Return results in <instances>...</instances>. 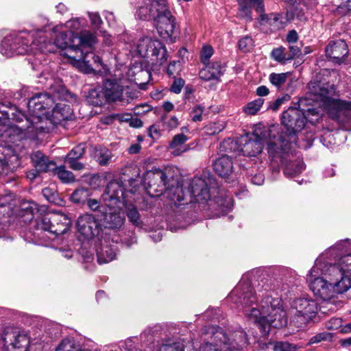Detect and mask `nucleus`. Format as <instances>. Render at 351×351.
Masks as SVG:
<instances>
[{
  "instance_id": "4",
  "label": "nucleus",
  "mask_w": 351,
  "mask_h": 351,
  "mask_svg": "<svg viewBox=\"0 0 351 351\" xmlns=\"http://www.w3.org/2000/svg\"><path fill=\"white\" fill-rule=\"evenodd\" d=\"M40 21L43 25L36 24V29L31 32L23 31L5 36L1 41L0 52L7 57H12L15 55L53 51V45L47 42L45 38L41 34L38 36V39L34 38L36 34H42L45 32V28L48 26L47 18L40 17Z\"/></svg>"
},
{
  "instance_id": "21",
  "label": "nucleus",
  "mask_w": 351,
  "mask_h": 351,
  "mask_svg": "<svg viewBox=\"0 0 351 351\" xmlns=\"http://www.w3.org/2000/svg\"><path fill=\"white\" fill-rule=\"evenodd\" d=\"M77 232L86 239H92L99 234L100 226L92 214L80 215L76 222Z\"/></svg>"
},
{
  "instance_id": "19",
  "label": "nucleus",
  "mask_w": 351,
  "mask_h": 351,
  "mask_svg": "<svg viewBox=\"0 0 351 351\" xmlns=\"http://www.w3.org/2000/svg\"><path fill=\"white\" fill-rule=\"evenodd\" d=\"M3 341L7 351H27L29 339L26 334L8 328L3 333Z\"/></svg>"
},
{
  "instance_id": "49",
  "label": "nucleus",
  "mask_w": 351,
  "mask_h": 351,
  "mask_svg": "<svg viewBox=\"0 0 351 351\" xmlns=\"http://www.w3.org/2000/svg\"><path fill=\"white\" fill-rule=\"evenodd\" d=\"M88 207L93 212H98L97 215H101L108 208L106 204L101 205L100 202L96 199L88 198L86 202Z\"/></svg>"
},
{
  "instance_id": "55",
  "label": "nucleus",
  "mask_w": 351,
  "mask_h": 351,
  "mask_svg": "<svg viewBox=\"0 0 351 351\" xmlns=\"http://www.w3.org/2000/svg\"><path fill=\"white\" fill-rule=\"evenodd\" d=\"M291 97L288 94H285L280 97L277 98L274 101L270 103L269 108L273 111H276L279 109L280 106L290 99Z\"/></svg>"
},
{
  "instance_id": "13",
  "label": "nucleus",
  "mask_w": 351,
  "mask_h": 351,
  "mask_svg": "<svg viewBox=\"0 0 351 351\" xmlns=\"http://www.w3.org/2000/svg\"><path fill=\"white\" fill-rule=\"evenodd\" d=\"M160 13L154 18V23L159 35L164 39L174 41L180 33L176 18L171 14L167 4H160Z\"/></svg>"
},
{
  "instance_id": "54",
  "label": "nucleus",
  "mask_w": 351,
  "mask_h": 351,
  "mask_svg": "<svg viewBox=\"0 0 351 351\" xmlns=\"http://www.w3.org/2000/svg\"><path fill=\"white\" fill-rule=\"evenodd\" d=\"M204 111V107L197 105L193 107L191 112V119L194 122L201 121L202 120V114Z\"/></svg>"
},
{
  "instance_id": "18",
  "label": "nucleus",
  "mask_w": 351,
  "mask_h": 351,
  "mask_svg": "<svg viewBox=\"0 0 351 351\" xmlns=\"http://www.w3.org/2000/svg\"><path fill=\"white\" fill-rule=\"evenodd\" d=\"M220 338L223 335L216 330L215 326H205L201 333L202 343L197 351H226Z\"/></svg>"
},
{
  "instance_id": "60",
  "label": "nucleus",
  "mask_w": 351,
  "mask_h": 351,
  "mask_svg": "<svg viewBox=\"0 0 351 351\" xmlns=\"http://www.w3.org/2000/svg\"><path fill=\"white\" fill-rule=\"evenodd\" d=\"M289 53L287 54V60H292L294 57L299 56L301 54V49L300 47H298L296 43L289 44Z\"/></svg>"
},
{
  "instance_id": "32",
  "label": "nucleus",
  "mask_w": 351,
  "mask_h": 351,
  "mask_svg": "<svg viewBox=\"0 0 351 351\" xmlns=\"http://www.w3.org/2000/svg\"><path fill=\"white\" fill-rule=\"evenodd\" d=\"M188 140V136L184 134H177L169 143V149L171 150V154L173 156H180L182 154L188 152L191 148L189 145L186 144Z\"/></svg>"
},
{
  "instance_id": "45",
  "label": "nucleus",
  "mask_w": 351,
  "mask_h": 351,
  "mask_svg": "<svg viewBox=\"0 0 351 351\" xmlns=\"http://www.w3.org/2000/svg\"><path fill=\"white\" fill-rule=\"evenodd\" d=\"M158 351H184V348L182 343L167 340L161 344Z\"/></svg>"
},
{
  "instance_id": "9",
  "label": "nucleus",
  "mask_w": 351,
  "mask_h": 351,
  "mask_svg": "<svg viewBox=\"0 0 351 351\" xmlns=\"http://www.w3.org/2000/svg\"><path fill=\"white\" fill-rule=\"evenodd\" d=\"M318 312L317 302L308 298H295L291 304V322L297 328H303L314 323Z\"/></svg>"
},
{
  "instance_id": "41",
  "label": "nucleus",
  "mask_w": 351,
  "mask_h": 351,
  "mask_svg": "<svg viewBox=\"0 0 351 351\" xmlns=\"http://www.w3.org/2000/svg\"><path fill=\"white\" fill-rule=\"evenodd\" d=\"M151 78L152 75L149 71L142 70L138 74V77L135 78L136 84L140 89L146 90Z\"/></svg>"
},
{
  "instance_id": "53",
  "label": "nucleus",
  "mask_w": 351,
  "mask_h": 351,
  "mask_svg": "<svg viewBox=\"0 0 351 351\" xmlns=\"http://www.w3.org/2000/svg\"><path fill=\"white\" fill-rule=\"evenodd\" d=\"M271 57L279 62L288 60L287 54L285 53V48L282 47L274 49L271 51Z\"/></svg>"
},
{
  "instance_id": "14",
  "label": "nucleus",
  "mask_w": 351,
  "mask_h": 351,
  "mask_svg": "<svg viewBox=\"0 0 351 351\" xmlns=\"http://www.w3.org/2000/svg\"><path fill=\"white\" fill-rule=\"evenodd\" d=\"M137 51L141 57L149 58L152 64L160 66L167 60V51L163 44L149 37L138 40Z\"/></svg>"
},
{
  "instance_id": "22",
  "label": "nucleus",
  "mask_w": 351,
  "mask_h": 351,
  "mask_svg": "<svg viewBox=\"0 0 351 351\" xmlns=\"http://www.w3.org/2000/svg\"><path fill=\"white\" fill-rule=\"evenodd\" d=\"M190 203L206 202L210 199L209 189L206 180L200 177H194L189 185Z\"/></svg>"
},
{
  "instance_id": "61",
  "label": "nucleus",
  "mask_w": 351,
  "mask_h": 351,
  "mask_svg": "<svg viewBox=\"0 0 351 351\" xmlns=\"http://www.w3.org/2000/svg\"><path fill=\"white\" fill-rule=\"evenodd\" d=\"M184 85V80H182L181 78L176 79L173 81L170 90L171 92L178 94L181 92Z\"/></svg>"
},
{
  "instance_id": "57",
  "label": "nucleus",
  "mask_w": 351,
  "mask_h": 351,
  "mask_svg": "<svg viewBox=\"0 0 351 351\" xmlns=\"http://www.w3.org/2000/svg\"><path fill=\"white\" fill-rule=\"evenodd\" d=\"M88 16L90 21V24L94 29H99L102 24V20L97 12H89Z\"/></svg>"
},
{
  "instance_id": "17",
  "label": "nucleus",
  "mask_w": 351,
  "mask_h": 351,
  "mask_svg": "<svg viewBox=\"0 0 351 351\" xmlns=\"http://www.w3.org/2000/svg\"><path fill=\"white\" fill-rule=\"evenodd\" d=\"M215 329L223 335V338L221 339L226 351L241 350L249 344L247 335L241 327L229 329L227 331L219 326H215Z\"/></svg>"
},
{
  "instance_id": "28",
  "label": "nucleus",
  "mask_w": 351,
  "mask_h": 351,
  "mask_svg": "<svg viewBox=\"0 0 351 351\" xmlns=\"http://www.w3.org/2000/svg\"><path fill=\"white\" fill-rule=\"evenodd\" d=\"M34 166L40 173L53 171L56 169V164L50 160L47 156L41 152H36L31 156Z\"/></svg>"
},
{
  "instance_id": "3",
  "label": "nucleus",
  "mask_w": 351,
  "mask_h": 351,
  "mask_svg": "<svg viewBox=\"0 0 351 351\" xmlns=\"http://www.w3.org/2000/svg\"><path fill=\"white\" fill-rule=\"evenodd\" d=\"M53 99L48 93H39L32 97L27 103L28 115L25 114V125H16L8 131L10 142L16 144L18 141L36 140L38 134L49 132L48 110L53 106Z\"/></svg>"
},
{
  "instance_id": "39",
  "label": "nucleus",
  "mask_w": 351,
  "mask_h": 351,
  "mask_svg": "<svg viewBox=\"0 0 351 351\" xmlns=\"http://www.w3.org/2000/svg\"><path fill=\"white\" fill-rule=\"evenodd\" d=\"M125 210L129 221L136 227L141 228L143 223L136 208L134 205L130 204L126 206Z\"/></svg>"
},
{
  "instance_id": "27",
  "label": "nucleus",
  "mask_w": 351,
  "mask_h": 351,
  "mask_svg": "<svg viewBox=\"0 0 351 351\" xmlns=\"http://www.w3.org/2000/svg\"><path fill=\"white\" fill-rule=\"evenodd\" d=\"M73 115V110L69 104H57L52 109L51 114H49L48 125L53 130L56 125L61 124L63 121L71 119Z\"/></svg>"
},
{
  "instance_id": "43",
  "label": "nucleus",
  "mask_w": 351,
  "mask_h": 351,
  "mask_svg": "<svg viewBox=\"0 0 351 351\" xmlns=\"http://www.w3.org/2000/svg\"><path fill=\"white\" fill-rule=\"evenodd\" d=\"M86 22L83 19H73L70 21H68L65 24L62 25L63 28L66 29L68 32H72L75 34L74 32L80 30L82 28Z\"/></svg>"
},
{
  "instance_id": "2",
  "label": "nucleus",
  "mask_w": 351,
  "mask_h": 351,
  "mask_svg": "<svg viewBox=\"0 0 351 351\" xmlns=\"http://www.w3.org/2000/svg\"><path fill=\"white\" fill-rule=\"evenodd\" d=\"M228 298L258 327L263 335H267L271 327L281 328L287 324V316L280 298L265 295L260 304L261 309L252 306L256 302L255 291L247 282L241 281L230 293Z\"/></svg>"
},
{
  "instance_id": "31",
  "label": "nucleus",
  "mask_w": 351,
  "mask_h": 351,
  "mask_svg": "<svg viewBox=\"0 0 351 351\" xmlns=\"http://www.w3.org/2000/svg\"><path fill=\"white\" fill-rule=\"evenodd\" d=\"M23 117L25 114L11 105L10 102L0 103V120L12 119L20 124L23 122Z\"/></svg>"
},
{
  "instance_id": "59",
  "label": "nucleus",
  "mask_w": 351,
  "mask_h": 351,
  "mask_svg": "<svg viewBox=\"0 0 351 351\" xmlns=\"http://www.w3.org/2000/svg\"><path fill=\"white\" fill-rule=\"evenodd\" d=\"M111 158V153L108 150H104L101 151L97 156V161L101 165H107Z\"/></svg>"
},
{
  "instance_id": "1",
  "label": "nucleus",
  "mask_w": 351,
  "mask_h": 351,
  "mask_svg": "<svg viewBox=\"0 0 351 351\" xmlns=\"http://www.w3.org/2000/svg\"><path fill=\"white\" fill-rule=\"evenodd\" d=\"M306 99L299 101V107H289L282 113V123L286 132L276 130L273 127V138L269 143V156L271 158L272 170L279 172L280 165H284V173L287 178H293L302 173L304 169V162L298 159L295 160L292 152L293 143H296L295 134L305 126L306 119L310 116L319 118V112L316 108H308L300 109L306 104Z\"/></svg>"
},
{
  "instance_id": "12",
  "label": "nucleus",
  "mask_w": 351,
  "mask_h": 351,
  "mask_svg": "<svg viewBox=\"0 0 351 351\" xmlns=\"http://www.w3.org/2000/svg\"><path fill=\"white\" fill-rule=\"evenodd\" d=\"M71 219L63 213H48L36 221L34 236L39 237L43 231L54 235L63 234L70 227Z\"/></svg>"
},
{
  "instance_id": "36",
  "label": "nucleus",
  "mask_w": 351,
  "mask_h": 351,
  "mask_svg": "<svg viewBox=\"0 0 351 351\" xmlns=\"http://www.w3.org/2000/svg\"><path fill=\"white\" fill-rule=\"evenodd\" d=\"M90 195V191L88 188L80 187L73 192L70 199L75 204H84L87 202Z\"/></svg>"
},
{
  "instance_id": "44",
  "label": "nucleus",
  "mask_w": 351,
  "mask_h": 351,
  "mask_svg": "<svg viewBox=\"0 0 351 351\" xmlns=\"http://www.w3.org/2000/svg\"><path fill=\"white\" fill-rule=\"evenodd\" d=\"M350 246L351 240L346 239L344 241H341L337 243L334 246L330 247L328 250L327 253L337 256V254L341 252H347Z\"/></svg>"
},
{
  "instance_id": "46",
  "label": "nucleus",
  "mask_w": 351,
  "mask_h": 351,
  "mask_svg": "<svg viewBox=\"0 0 351 351\" xmlns=\"http://www.w3.org/2000/svg\"><path fill=\"white\" fill-rule=\"evenodd\" d=\"M138 339L136 337H130L124 341H120L119 347L125 351H142L137 348Z\"/></svg>"
},
{
  "instance_id": "24",
  "label": "nucleus",
  "mask_w": 351,
  "mask_h": 351,
  "mask_svg": "<svg viewBox=\"0 0 351 351\" xmlns=\"http://www.w3.org/2000/svg\"><path fill=\"white\" fill-rule=\"evenodd\" d=\"M330 274L339 278L341 280L348 278L351 287V254L341 256L335 264L328 263Z\"/></svg>"
},
{
  "instance_id": "52",
  "label": "nucleus",
  "mask_w": 351,
  "mask_h": 351,
  "mask_svg": "<svg viewBox=\"0 0 351 351\" xmlns=\"http://www.w3.org/2000/svg\"><path fill=\"white\" fill-rule=\"evenodd\" d=\"M214 50L213 48L210 45H205L202 47L200 58L201 61L204 64H209V60L213 55Z\"/></svg>"
},
{
  "instance_id": "51",
  "label": "nucleus",
  "mask_w": 351,
  "mask_h": 351,
  "mask_svg": "<svg viewBox=\"0 0 351 351\" xmlns=\"http://www.w3.org/2000/svg\"><path fill=\"white\" fill-rule=\"evenodd\" d=\"M274 351H295L296 347L287 341H276L274 343Z\"/></svg>"
},
{
  "instance_id": "20",
  "label": "nucleus",
  "mask_w": 351,
  "mask_h": 351,
  "mask_svg": "<svg viewBox=\"0 0 351 351\" xmlns=\"http://www.w3.org/2000/svg\"><path fill=\"white\" fill-rule=\"evenodd\" d=\"M102 199L108 206H119L118 204L124 202L125 189L120 180L110 181L102 195Z\"/></svg>"
},
{
  "instance_id": "64",
  "label": "nucleus",
  "mask_w": 351,
  "mask_h": 351,
  "mask_svg": "<svg viewBox=\"0 0 351 351\" xmlns=\"http://www.w3.org/2000/svg\"><path fill=\"white\" fill-rule=\"evenodd\" d=\"M351 3V0H341V3L338 6V11L339 12L345 13L351 11V5H348Z\"/></svg>"
},
{
  "instance_id": "23",
  "label": "nucleus",
  "mask_w": 351,
  "mask_h": 351,
  "mask_svg": "<svg viewBox=\"0 0 351 351\" xmlns=\"http://www.w3.org/2000/svg\"><path fill=\"white\" fill-rule=\"evenodd\" d=\"M105 228L119 229L124 223L125 217L121 212L120 206H108V208L101 215H97Z\"/></svg>"
},
{
  "instance_id": "34",
  "label": "nucleus",
  "mask_w": 351,
  "mask_h": 351,
  "mask_svg": "<svg viewBox=\"0 0 351 351\" xmlns=\"http://www.w3.org/2000/svg\"><path fill=\"white\" fill-rule=\"evenodd\" d=\"M21 208L20 215L25 223L32 221L38 213V204L34 202L23 203Z\"/></svg>"
},
{
  "instance_id": "15",
  "label": "nucleus",
  "mask_w": 351,
  "mask_h": 351,
  "mask_svg": "<svg viewBox=\"0 0 351 351\" xmlns=\"http://www.w3.org/2000/svg\"><path fill=\"white\" fill-rule=\"evenodd\" d=\"M94 46L84 47L80 43L75 42L63 49L61 54L70 59L75 65L82 62L88 66L92 64L99 65L101 64V60L99 56L93 52Z\"/></svg>"
},
{
  "instance_id": "7",
  "label": "nucleus",
  "mask_w": 351,
  "mask_h": 351,
  "mask_svg": "<svg viewBox=\"0 0 351 351\" xmlns=\"http://www.w3.org/2000/svg\"><path fill=\"white\" fill-rule=\"evenodd\" d=\"M273 138L272 130L270 129L257 128L251 135L241 136L238 141L228 138L220 144L221 151L226 152H238L247 156H256L261 153L263 143L267 144Z\"/></svg>"
},
{
  "instance_id": "5",
  "label": "nucleus",
  "mask_w": 351,
  "mask_h": 351,
  "mask_svg": "<svg viewBox=\"0 0 351 351\" xmlns=\"http://www.w3.org/2000/svg\"><path fill=\"white\" fill-rule=\"evenodd\" d=\"M330 273L328 262H322V258H318L309 271L308 281L313 293L326 305H332L329 311H334V298L337 294L347 291L350 288V282L348 278L341 280Z\"/></svg>"
},
{
  "instance_id": "48",
  "label": "nucleus",
  "mask_w": 351,
  "mask_h": 351,
  "mask_svg": "<svg viewBox=\"0 0 351 351\" xmlns=\"http://www.w3.org/2000/svg\"><path fill=\"white\" fill-rule=\"evenodd\" d=\"M264 103V99L262 98L256 99L251 102H249L243 108L245 113L250 115L255 114L261 108Z\"/></svg>"
},
{
  "instance_id": "58",
  "label": "nucleus",
  "mask_w": 351,
  "mask_h": 351,
  "mask_svg": "<svg viewBox=\"0 0 351 351\" xmlns=\"http://www.w3.org/2000/svg\"><path fill=\"white\" fill-rule=\"evenodd\" d=\"M75 159V158H66L65 162L68 164L69 168L75 171L82 170L84 168V165Z\"/></svg>"
},
{
  "instance_id": "56",
  "label": "nucleus",
  "mask_w": 351,
  "mask_h": 351,
  "mask_svg": "<svg viewBox=\"0 0 351 351\" xmlns=\"http://www.w3.org/2000/svg\"><path fill=\"white\" fill-rule=\"evenodd\" d=\"M85 146L79 145L71 150L66 155V158H75V159L80 158L84 154Z\"/></svg>"
},
{
  "instance_id": "50",
  "label": "nucleus",
  "mask_w": 351,
  "mask_h": 351,
  "mask_svg": "<svg viewBox=\"0 0 351 351\" xmlns=\"http://www.w3.org/2000/svg\"><path fill=\"white\" fill-rule=\"evenodd\" d=\"M239 49L244 53L248 52L254 46V41L250 36H244L239 40Z\"/></svg>"
},
{
  "instance_id": "33",
  "label": "nucleus",
  "mask_w": 351,
  "mask_h": 351,
  "mask_svg": "<svg viewBox=\"0 0 351 351\" xmlns=\"http://www.w3.org/2000/svg\"><path fill=\"white\" fill-rule=\"evenodd\" d=\"M117 247L115 245H103L100 251L97 252V261L99 264L109 263L116 257Z\"/></svg>"
},
{
  "instance_id": "16",
  "label": "nucleus",
  "mask_w": 351,
  "mask_h": 351,
  "mask_svg": "<svg viewBox=\"0 0 351 351\" xmlns=\"http://www.w3.org/2000/svg\"><path fill=\"white\" fill-rule=\"evenodd\" d=\"M102 86L108 103L121 102L128 104L133 99L130 93L126 91L121 77H107L103 81Z\"/></svg>"
},
{
  "instance_id": "37",
  "label": "nucleus",
  "mask_w": 351,
  "mask_h": 351,
  "mask_svg": "<svg viewBox=\"0 0 351 351\" xmlns=\"http://www.w3.org/2000/svg\"><path fill=\"white\" fill-rule=\"evenodd\" d=\"M53 173L62 183L69 184L75 182L74 174L71 171L66 170L64 165L60 167L56 166V169H54Z\"/></svg>"
},
{
  "instance_id": "8",
  "label": "nucleus",
  "mask_w": 351,
  "mask_h": 351,
  "mask_svg": "<svg viewBox=\"0 0 351 351\" xmlns=\"http://www.w3.org/2000/svg\"><path fill=\"white\" fill-rule=\"evenodd\" d=\"M310 96L312 100L322 101L326 106H334L337 109V118L345 117V121L351 120V102L335 99L331 97L335 92L333 85L321 82H311L308 84Z\"/></svg>"
},
{
  "instance_id": "10",
  "label": "nucleus",
  "mask_w": 351,
  "mask_h": 351,
  "mask_svg": "<svg viewBox=\"0 0 351 351\" xmlns=\"http://www.w3.org/2000/svg\"><path fill=\"white\" fill-rule=\"evenodd\" d=\"M239 14L241 17L248 21L252 19V9L254 8L260 14V23L262 25H269L271 30H276L282 27V18L276 13L263 14L264 4L263 0H237Z\"/></svg>"
},
{
  "instance_id": "38",
  "label": "nucleus",
  "mask_w": 351,
  "mask_h": 351,
  "mask_svg": "<svg viewBox=\"0 0 351 351\" xmlns=\"http://www.w3.org/2000/svg\"><path fill=\"white\" fill-rule=\"evenodd\" d=\"M289 73H271L269 76V81L278 90H282L284 88Z\"/></svg>"
},
{
  "instance_id": "63",
  "label": "nucleus",
  "mask_w": 351,
  "mask_h": 351,
  "mask_svg": "<svg viewBox=\"0 0 351 351\" xmlns=\"http://www.w3.org/2000/svg\"><path fill=\"white\" fill-rule=\"evenodd\" d=\"M42 193L49 202H53L55 200L56 196L57 195L56 191L49 187L43 189Z\"/></svg>"
},
{
  "instance_id": "47",
  "label": "nucleus",
  "mask_w": 351,
  "mask_h": 351,
  "mask_svg": "<svg viewBox=\"0 0 351 351\" xmlns=\"http://www.w3.org/2000/svg\"><path fill=\"white\" fill-rule=\"evenodd\" d=\"M161 121L163 127L168 130H173L177 128L180 124L177 117L168 116L167 114H163L161 117Z\"/></svg>"
},
{
  "instance_id": "29",
  "label": "nucleus",
  "mask_w": 351,
  "mask_h": 351,
  "mask_svg": "<svg viewBox=\"0 0 351 351\" xmlns=\"http://www.w3.org/2000/svg\"><path fill=\"white\" fill-rule=\"evenodd\" d=\"M224 73V69L219 62H213L205 64V67L200 70L199 77L205 81L218 80Z\"/></svg>"
},
{
  "instance_id": "26",
  "label": "nucleus",
  "mask_w": 351,
  "mask_h": 351,
  "mask_svg": "<svg viewBox=\"0 0 351 351\" xmlns=\"http://www.w3.org/2000/svg\"><path fill=\"white\" fill-rule=\"evenodd\" d=\"M166 0H143V2L138 6L136 16L142 20L153 19L160 13V4H166Z\"/></svg>"
},
{
  "instance_id": "25",
  "label": "nucleus",
  "mask_w": 351,
  "mask_h": 351,
  "mask_svg": "<svg viewBox=\"0 0 351 351\" xmlns=\"http://www.w3.org/2000/svg\"><path fill=\"white\" fill-rule=\"evenodd\" d=\"M326 57L335 64H341L348 54V48L343 40L330 41L326 48Z\"/></svg>"
},
{
  "instance_id": "6",
  "label": "nucleus",
  "mask_w": 351,
  "mask_h": 351,
  "mask_svg": "<svg viewBox=\"0 0 351 351\" xmlns=\"http://www.w3.org/2000/svg\"><path fill=\"white\" fill-rule=\"evenodd\" d=\"M172 176L170 170L155 169L147 171L143 176V184L147 194L151 197H158L163 195L169 201L171 208L178 207L188 204L185 201L182 186L177 184H170Z\"/></svg>"
},
{
  "instance_id": "35",
  "label": "nucleus",
  "mask_w": 351,
  "mask_h": 351,
  "mask_svg": "<svg viewBox=\"0 0 351 351\" xmlns=\"http://www.w3.org/2000/svg\"><path fill=\"white\" fill-rule=\"evenodd\" d=\"M87 100L90 104L95 106H101L106 103L107 99L106 98L104 91L103 90V86L101 90L99 88L90 90L88 92Z\"/></svg>"
},
{
  "instance_id": "40",
  "label": "nucleus",
  "mask_w": 351,
  "mask_h": 351,
  "mask_svg": "<svg viewBox=\"0 0 351 351\" xmlns=\"http://www.w3.org/2000/svg\"><path fill=\"white\" fill-rule=\"evenodd\" d=\"M80 345L73 339L66 338L63 339L56 348V351H78Z\"/></svg>"
},
{
  "instance_id": "30",
  "label": "nucleus",
  "mask_w": 351,
  "mask_h": 351,
  "mask_svg": "<svg viewBox=\"0 0 351 351\" xmlns=\"http://www.w3.org/2000/svg\"><path fill=\"white\" fill-rule=\"evenodd\" d=\"M215 171L221 177L229 176L233 171V162L231 156L222 155L213 162Z\"/></svg>"
},
{
  "instance_id": "62",
  "label": "nucleus",
  "mask_w": 351,
  "mask_h": 351,
  "mask_svg": "<svg viewBox=\"0 0 351 351\" xmlns=\"http://www.w3.org/2000/svg\"><path fill=\"white\" fill-rule=\"evenodd\" d=\"M8 172V159L5 155L0 152V174H7Z\"/></svg>"
},
{
  "instance_id": "11",
  "label": "nucleus",
  "mask_w": 351,
  "mask_h": 351,
  "mask_svg": "<svg viewBox=\"0 0 351 351\" xmlns=\"http://www.w3.org/2000/svg\"><path fill=\"white\" fill-rule=\"evenodd\" d=\"M53 30L55 33L59 32V34L55 38L54 43H52L54 46V49L50 53H54L56 48H59L62 51L69 45L75 42L80 43L84 47H93L97 42L96 36L88 31L82 32L80 36H77L72 32H68L63 28L62 25L56 26L53 28ZM46 41L47 42V40ZM48 43L51 44L50 41H48Z\"/></svg>"
},
{
  "instance_id": "42",
  "label": "nucleus",
  "mask_w": 351,
  "mask_h": 351,
  "mask_svg": "<svg viewBox=\"0 0 351 351\" xmlns=\"http://www.w3.org/2000/svg\"><path fill=\"white\" fill-rule=\"evenodd\" d=\"M226 128V123L223 121H217L209 123L204 127L205 132L208 135L219 134Z\"/></svg>"
}]
</instances>
